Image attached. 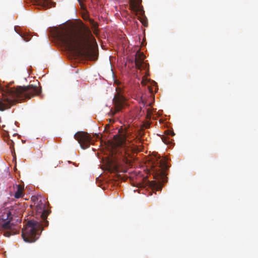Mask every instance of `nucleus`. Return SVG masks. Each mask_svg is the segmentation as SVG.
<instances>
[{
  "label": "nucleus",
  "instance_id": "obj_10",
  "mask_svg": "<svg viewBox=\"0 0 258 258\" xmlns=\"http://www.w3.org/2000/svg\"><path fill=\"white\" fill-rule=\"evenodd\" d=\"M82 55L86 58L95 60L97 59L98 55L95 50L90 48H86L82 52Z\"/></svg>",
  "mask_w": 258,
  "mask_h": 258
},
{
  "label": "nucleus",
  "instance_id": "obj_5",
  "mask_svg": "<svg viewBox=\"0 0 258 258\" xmlns=\"http://www.w3.org/2000/svg\"><path fill=\"white\" fill-rule=\"evenodd\" d=\"M54 34L56 39L69 51H76L80 48V38L73 30L56 29Z\"/></svg>",
  "mask_w": 258,
  "mask_h": 258
},
{
  "label": "nucleus",
  "instance_id": "obj_6",
  "mask_svg": "<svg viewBox=\"0 0 258 258\" xmlns=\"http://www.w3.org/2000/svg\"><path fill=\"white\" fill-rule=\"evenodd\" d=\"M15 210L12 209H5L0 216V233H4L6 237L17 234L19 231L18 226L14 225L11 223L12 216L15 215Z\"/></svg>",
  "mask_w": 258,
  "mask_h": 258
},
{
  "label": "nucleus",
  "instance_id": "obj_11",
  "mask_svg": "<svg viewBox=\"0 0 258 258\" xmlns=\"http://www.w3.org/2000/svg\"><path fill=\"white\" fill-rule=\"evenodd\" d=\"M145 58L144 54L140 51H138L136 54L135 59V65L138 69H141L142 63Z\"/></svg>",
  "mask_w": 258,
  "mask_h": 258
},
{
  "label": "nucleus",
  "instance_id": "obj_17",
  "mask_svg": "<svg viewBox=\"0 0 258 258\" xmlns=\"http://www.w3.org/2000/svg\"><path fill=\"white\" fill-rule=\"evenodd\" d=\"M162 140H163V142L166 144H168L170 143V141H168L167 138L166 137H164L162 138Z\"/></svg>",
  "mask_w": 258,
  "mask_h": 258
},
{
  "label": "nucleus",
  "instance_id": "obj_16",
  "mask_svg": "<svg viewBox=\"0 0 258 258\" xmlns=\"http://www.w3.org/2000/svg\"><path fill=\"white\" fill-rule=\"evenodd\" d=\"M20 35L23 38L24 40H25V41H29L31 39L30 36L24 33Z\"/></svg>",
  "mask_w": 258,
  "mask_h": 258
},
{
  "label": "nucleus",
  "instance_id": "obj_1",
  "mask_svg": "<svg viewBox=\"0 0 258 258\" xmlns=\"http://www.w3.org/2000/svg\"><path fill=\"white\" fill-rule=\"evenodd\" d=\"M32 199L34 202L36 212L40 215L41 221L29 220L27 222L25 228L22 229V236L24 240L27 242H35L38 239L43 230V227L48 225L47 218L49 214V212L46 209L45 199L40 196H37L33 197Z\"/></svg>",
  "mask_w": 258,
  "mask_h": 258
},
{
  "label": "nucleus",
  "instance_id": "obj_4",
  "mask_svg": "<svg viewBox=\"0 0 258 258\" xmlns=\"http://www.w3.org/2000/svg\"><path fill=\"white\" fill-rule=\"evenodd\" d=\"M109 123L106 124L104 132L102 134V143L104 144L106 150V156L102 158L101 168L104 171L106 176L109 177V181L112 179L109 175L113 172V133L110 130Z\"/></svg>",
  "mask_w": 258,
  "mask_h": 258
},
{
  "label": "nucleus",
  "instance_id": "obj_18",
  "mask_svg": "<svg viewBox=\"0 0 258 258\" xmlns=\"http://www.w3.org/2000/svg\"><path fill=\"white\" fill-rule=\"evenodd\" d=\"M87 32L89 33V35H90L91 37H92L91 31L88 28L87 29Z\"/></svg>",
  "mask_w": 258,
  "mask_h": 258
},
{
  "label": "nucleus",
  "instance_id": "obj_21",
  "mask_svg": "<svg viewBox=\"0 0 258 258\" xmlns=\"http://www.w3.org/2000/svg\"><path fill=\"white\" fill-rule=\"evenodd\" d=\"M112 108H111V109H110V112H112Z\"/></svg>",
  "mask_w": 258,
  "mask_h": 258
},
{
  "label": "nucleus",
  "instance_id": "obj_12",
  "mask_svg": "<svg viewBox=\"0 0 258 258\" xmlns=\"http://www.w3.org/2000/svg\"><path fill=\"white\" fill-rule=\"evenodd\" d=\"M36 5L40 6L43 9H47L52 7L55 6V4L49 0H38L36 2Z\"/></svg>",
  "mask_w": 258,
  "mask_h": 258
},
{
  "label": "nucleus",
  "instance_id": "obj_3",
  "mask_svg": "<svg viewBox=\"0 0 258 258\" xmlns=\"http://www.w3.org/2000/svg\"><path fill=\"white\" fill-rule=\"evenodd\" d=\"M117 134L114 135V178L120 175V172L126 171V165L130 163L126 156V136L122 126L116 127ZM115 179H114V181Z\"/></svg>",
  "mask_w": 258,
  "mask_h": 258
},
{
  "label": "nucleus",
  "instance_id": "obj_15",
  "mask_svg": "<svg viewBox=\"0 0 258 258\" xmlns=\"http://www.w3.org/2000/svg\"><path fill=\"white\" fill-rule=\"evenodd\" d=\"M131 9L134 11H137L138 7V0H129Z\"/></svg>",
  "mask_w": 258,
  "mask_h": 258
},
{
  "label": "nucleus",
  "instance_id": "obj_2",
  "mask_svg": "<svg viewBox=\"0 0 258 258\" xmlns=\"http://www.w3.org/2000/svg\"><path fill=\"white\" fill-rule=\"evenodd\" d=\"M41 89L29 85L27 86H17L16 88L7 87L3 91L2 100H0V110L4 111L10 108L19 101L30 99L38 95Z\"/></svg>",
  "mask_w": 258,
  "mask_h": 258
},
{
  "label": "nucleus",
  "instance_id": "obj_20",
  "mask_svg": "<svg viewBox=\"0 0 258 258\" xmlns=\"http://www.w3.org/2000/svg\"><path fill=\"white\" fill-rule=\"evenodd\" d=\"M109 185H110V187H112L113 186V183H112V182H111L109 183Z\"/></svg>",
  "mask_w": 258,
  "mask_h": 258
},
{
  "label": "nucleus",
  "instance_id": "obj_9",
  "mask_svg": "<svg viewBox=\"0 0 258 258\" xmlns=\"http://www.w3.org/2000/svg\"><path fill=\"white\" fill-rule=\"evenodd\" d=\"M74 138L78 141L83 149L88 148L93 142L91 136L84 132H77L74 135Z\"/></svg>",
  "mask_w": 258,
  "mask_h": 258
},
{
  "label": "nucleus",
  "instance_id": "obj_8",
  "mask_svg": "<svg viewBox=\"0 0 258 258\" xmlns=\"http://www.w3.org/2000/svg\"><path fill=\"white\" fill-rule=\"evenodd\" d=\"M114 88L116 93L114 95V114L120 111L125 105L126 99L123 95V86L116 79L114 74Z\"/></svg>",
  "mask_w": 258,
  "mask_h": 258
},
{
  "label": "nucleus",
  "instance_id": "obj_22",
  "mask_svg": "<svg viewBox=\"0 0 258 258\" xmlns=\"http://www.w3.org/2000/svg\"><path fill=\"white\" fill-rule=\"evenodd\" d=\"M174 135V133H172V136Z\"/></svg>",
  "mask_w": 258,
  "mask_h": 258
},
{
  "label": "nucleus",
  "instance_id": "obj_7",
  "mask_svg": "<svg viewBox=\"0 0 258 258\" xmlns=\"http://www.w3.org/2000/svg\"><path fill=\"white\" fill-rule=\"evenodd\" d=\"M159 166L158 168H156L155 167H153V170L154 173V177L157 180L152 182L153 186L156 188L157 190H160L162 188V185L167 181V177L166 175L165 170L167 169L169 166L165 160L160 159L159 163Z\"/></svg>",
  "mask_w": 258,
  "mask_h": 258
},
{
  "label": "nucleus",
  "instance_id": "obj_13",
  "mask_svg": "<svg viewBox=\"0 0 258 258\" xmlns=\"http://www.w3.org/2000/svg\"><path fill=\"white\" fill-rule=\"evenodd\" d=\"M17 191L15 193L14 197L16 199H19L23 196V187L20 184L17 185Z\"/></svg>",
  "mask_w": 258,
  "mask_h": 258
},
{
  "label": "nucleus",
  "instance_id": "obj_19",
  "mask_svg": "<svg viewBox=\"0 0 258 258\" xmlns=\"http://www.w3.org/2000/svg\"><path fill=\"white\" fill-rule=\"evenodd\" d=\"M110 64H111V70L113 72V66L111 63V57H110Z\"/></svg>",
  "mask_w": 258,
  "mask_h": 258
},
{
  "label": "nucleus",
  "instance_id": "obj_14",
  "mask_svg": "<svg viewBox=\"0 0 258 258\" xmlns=\"http://www.w3.org/2000/svg\"><path fill=\"white\" fill-rule=\"evenodd\" d=\"M89 21L90 24L91 25V28L93 30V33L96 35L97 34L98 27V24L96 22H95L93 19H89Z\"/></svg>",
  "mask_w": 258,
  "mask_h": 258
}]
</instances>
